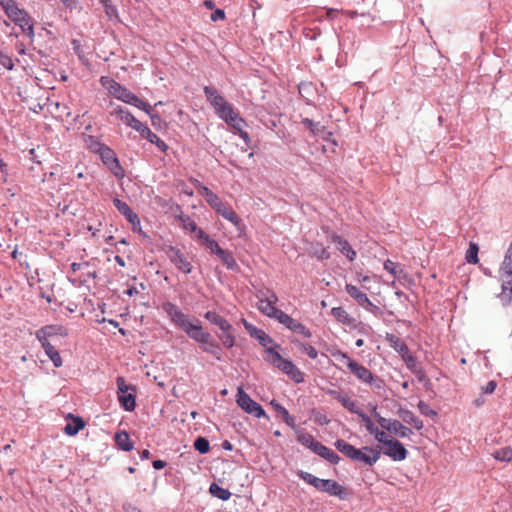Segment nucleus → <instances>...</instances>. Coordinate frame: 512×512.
Returning <instances> with one entry per match:
<instances>
[{
    "label": "nucleus",
    "mask_w": 512,
    "mask_h": 512,
    "mask_svg": "<svg viewBox=\"0 0 512 512\" xmlns=\"http://www.w3.org/2000/svg\"><path fill=\"white\" fill-rule=\"evenodd\" d=\"M162 309L169 316L170 320L181 330H183L192 340L202 345L203 351L213 355L217 360L222 358V347L210 333L203 331L198 319L192 323L176 304L166 301L162 304Z\"/></svg>",
    "instance_id": "obj_1"
},
{
    "label": "nucleus",
    "mask_w": 512,
    "mask_h": 512,
    "mask_svg": "<svg viewBox=\"0 0 512 512\" xmlns=\"http://www.w3.org/2000/svg\"><path fill=\"white\" fill-rule=\"evenodd\" d=\"M334 446L347 458L367 466L374 465L381 456V451L378 448L364 446L358 449L343 439L336 440Z\"/></svg>",
    "instance_id": "obj_2"
},
{
    "label": "nucleus",
    "mask_w": 512,
    "mask_h": 512,
    "mask_svg": "<svg viewBox=\"0 0 512 512\" xmlns=\"http://www.w3.org/2000/svg\"><path fill=\"white\" fill-rule=\"evenodd\" d=\"M206 100L214 108L215 113L225 122L233 120L237 114L233 106L227 102L214 86H204L203 88Z\"/></svg>",
    "instance_id": "obj_3"
},
{
    "label": "nucleus",
    "mask_w": 512,
    "mask_h": 512,
    "mask_svg": "<svg viewBox=\"0 0 512 512\" xmlns=\"http://www.w3.org/2000/svg\"><path fill=\"white\" fill-rule=\"evenodd\" d=\"M206 100L214 108L215 113L225 122L233 120L237 114L233 106L227 102L214 86H204L203 88Z\"/></svg>",
    "instance_id": "obj_4"
},
{
    "label": "nucleus",
    "mask_w": 512,
    "mask_h": 512,
    "mask_svg": "<svg viewBox=\"0 0 512 512\" xmlns=\"http://www.w3.org/2000/svg\"><path fill=\"white\" fill-rule=\"evenodd\" d=\"M269 361L283 373L288 375L295 383L303 382V373L288 359H284L277 350L268 348Z\"/></svg>",
    "instance_id": "obj_5"
},
{
    "label": "nucleus",
    "mask_w": 512,
    "mask_h": 512,
    "mask_svg": "<svg viewBox=\"0 0 512 512\" xmlns=\"http://www.w3.org/2000/svg\"><path fill=\"white\" fill-rule=\"evenodd\" d=\"M7 17L17 26H19L22 32L33 40L34 33V21L33 18L24 9H20L15 4L9 11L5 13Z\"/></svg>",
    "instance_id": "obj_6"
},
{
    "label": "nucleus",
    "mask_w": 512,
    "mask_h": 512,
    "mask_svg": "<svg viewBox=\"0 0 512 512\" xmlns=\"http://www.w3.org/2000/svg\"><path fill=\"white\" fill-rule=\"evenodd\" d=\"M236 403L245 413L250 414L255 418H265L269 420V416L262 406L254 401L250 395L244 392L243 386H238Z\"/></svg>",
    "instance_id": "obj_7"
},
{
    "label": "nucleus",
    "mask_w": 512,
    "mask_h": 512,
    "mask_svg": "<svg viewBox=\"0 0 512 512\" xmlns=\"http://www.w3.org/2000/svg\"><path fill=\"white\" fill-rule=\"evenodd\" d=\"M69 335V330L63 325L50 324L45 325L35 332V337L39 342H52L61 344V339Z\"/></svg>",
    "instance_id": "obj_8"
},
{
    "label": "nucleus",
    "mask_w": 512,
    "mask_h": 512,
    "mask_svg": "<svg viewBox=\"0 0 512 512\" xmlns=\"http://www.w3.org/2000/svg\"><path fill=\"white\" fill-rule=\"evenodd\" d=\"M256 297L258 299V309L267 317L274 318L279 310L276 308L278 296L275 292L268 288H264L257 292Z\"/></svg>",
    "instance_id": "obj_9"
},
{
    "label": "nucleus",
    "mask_w": 512,
    "mask_h": 512,
    "mask_svg": "<svg viewBox=\"0 0 512 512\" xmlns=\"http://www.w3.org/2000/svg\"><path fill=\"white\" fill-rule=\"evenodd\" d=\"M208 204L223 218L231 222L237 229H241L243 225L242 219L227 204H225L218 195L210 197Z\"/></svg>",
    "instance_id": "obj_10"
},
{
    "label": "nucleus",
    "mask_w": 512,
    "mask_h": 512,
    "mask_svg": "<svg viewBox=\"0 0 512 512\" xmlns=\"http://www.w3.org/2000/svg\"><path fill=\"white\" fill-rule=\"evenodd\" d=\"M99 157L102 163L117 179H123L125 177V170L121 166L120 161L113 149H111L109 146H106L99 153Z\"/></svg>",
    "instance_id": "obj_11"
},
{
    "label": "nucleus",
    "mask_w": 512,
    "mask_h": 512,
    "mask_svg": "<svg viewBox=\"0 0 512 512\" xmlns=\"http://www.w3.org/2000/svg\"><path fill=\"white\" fill-rule=\"evenodd\" d=\"M165 254L169 258L170 262L181 272L189 274L192 272L193 266L187 260L185 255L175 246H167L165 248Z\"/></svg>",
    "instance_id": "obj_12"
},
{
    "label": "nucleus",
    "mask_w": 512,
    "mask_h": 512,
    "mask_svg": "<svg viewBox=\"0 0 512 512\" xmlns=\"http://www.w3.org/2000/svg\"><path fill=\"white\" fill-rule=\"evenodd\" d=\"M242 323L247 333L252 338L258 340L261 346L266 347V350L268 348H274L275 350L280 348V345L275 343L274 340L264 330L257 328L244 318H242Z\"/></svg>",
    "instance_id": "obj_13"
},
{
    "label": "nucleus",
    "mask_w": 512,
    "mask_h": 512,
    "mask_svg": "<svg viewBox=\"0 0 512 512\" xmlns=\"http://www.w3.org/2000/svg\"><path fill=\"white\" fill-rule=\"evenodd\" d=\"M206 248L209 249L212 254H215L228 270H239V265L237 264L232 253L221 248L216 240L213 239L211 242H209V245Z\"/></svg>",
    "instance_id": "obj_14"
},
{
    "label": "nucleus",
    "mask_w": 512,
    "mask_h": 512,
    "mask_svg": "<svg viewBox=\"0 0 512 512\" xmlns=\"http://www.w3.org/2000/svg\"><path fill=\"white\" fill-rule=\"evenodd\" d=\"M136 387L118 386L117 398L121 407L126 411H133L136 407Z\"/></svg>",
    "instance_id": "obj_15"
},
{
    "label": "nucleus",
    "mask_w": 512,
    "mask_h": 512,
    "mask_svg": "<svg viewBox=\"0 0 512 512\" xmlns=\"http://www.w3.org/2000/svg\"><path fill=\"white\" fill-rule=\"evenodd\" d=\"M113 204L126 220L132 225V231L135 233H142L140 219L138 215L131 209V207L119 198L113 199Z\"/></svg>",
    "instance_id": "obj_16"
},
{
    "label": "nucleus",
    "mask_w": 512,
    "mask_h": 512,
    "mask_svg": "<svg viewBox=\"0 0 512 512\" xmlns=\"http://www.w3.org/2000/svg\"><path fill=\"white\" fill-rule=\"evenodd\" d=\"M383 454L394 461H403L406 459L408 451L400 441L390 439L387 442L386 449L383 450Z\"/></svg>",
    "instance_id": "obj_17"
},
{
    "label": "nucleus",
    "mask_w": 512,
    "mask_h": 512,
    "mask_svg": "<svg viewBox=\"0 0 512 512\" xmlns=\"http://www.w3.org/2000/svg\"><path fill=\"white\" fill-rule=\"evenodd\" d=\"M501 284V293L498 295L503 306H508L512 302V274H499Z\"/></svg>",
    "instance_id": "obj_18"
},
{
    "label": "nucleus",
    "mask_w": 512,
    "mask_h": 512,
    "mask_svg": "<svg viewBox=\"0 0 512 512\" xmlns=\"http://www.w3.org/2000/svg\"><path fill=\"white\" fill-rule=\"evenodd\" d=\"M111 115H116L122 122L137 132L144 125L141 121L136 119L128 109L122 106H118L114 111L111 112Z\"/></svg>",
    "instance_id": "obj_19"
},
{
    "label": "nucleus",
    "mask_w": 512,
    "mask_h": 512,
    "mask_svg": "<svg viewBox=\"0 0 512 512\" xmlns=\"http://www.w3.org/2000/svg\"><path fill=\"white\" fill-rule=\"evenodd\" d=\"M331 240L336 245V248L344 255L349 261H354L357 254L352 248L350 243L337 233L331 234Z\"/></svg>",
    "instance_id": "obj_20"
},
{
    "label": "nucleus",
    "mask_w": 512,
    "mask_h": 512,
    "mask_svg": "<svg viewBox=\"0 0 512 512\" xmlns=\"http://www.w3.org/2000/svg\"><path fill=\"white\" fill-rule=\"evenodd\" d=\"M347 367L349 371L355 375L359 380L364 382H371L373 380V374L365 366L361 365L357 361L348 358Z\"/></svg>",
    "instance_id": "obj_21"
},
{
    "label": "nucleus",
    "mask_w": 512,
    "mask_h": 512,
    "mask_svg": "<svg viewBox=\"0 0 512 512\" xmlns=\"http://www.w3.org/2000/svg\"><path fill=\"white\" fill-rule=\"evenodd\" d=\"M322 492H325L330 496L338 497L341 500H345L348 495L346 488L332 479L324 480V487Z\"/></svg>",
    "instance_id": "obj_22"
},
{
    "label": "nucleus",
    "mask_w": 512,
    "mask_h": 512,
    "mask_svg": "<svg viewBox=\"0 0 512 512\" xmlns=\"http://www.w3.org/2000/svg\"><path fill=\"white\" fill-rule=\"evenodd\" d=\"M141 137L147 139L150 143L154 144L160 151L166 152L168 150V145L160 139L154 132L150 130L149 127L143 125L141 129L138 131Z\"/></svg>",
    "instance_id": "obj_23"
},
{
    "label": "nucleus",
    "mask_w": 512,
    "mask_h": 512,
    "mask_svg": "<svg viewBox=\"0 0 512 512\" xmlns=\"http://www.w3.org/2000/svg\"><path fill=\"white\" fill-rule=\"evenodd\" d=\"M385 340L401 356L402 359L407 354L410 353V349H409L408 345L398 336H396L392 333H387L385 336Z\"/></svg>",
    "instance_id": "obj_24"
},
{
    "label": "nucleus",
    "mask_w": 512,
    "mask_h": 512,
    "mask_svg": "<svg viewBox=\"0 0 512 512\" xmlns=\"http://www.w3.org/2000/svg\"><path fill=\"white\" fill-rule=\"evenodd\" d=\"M396 414L403 422L413 426L416 430H421L424 426L423 421L410 410L399 407Z\"/></svg>",
    "instance_id": "obj_25"
},
{
    "label": "nucleus",
    "mask_w": 512,
    "mask_h": 512,
    "mask_svg": "<svg viewBox=\"0 0 512 512\" xmlns=\"http://www.w3.org/2000/svg\"><path fill=\"white\" fill-rule=\"evenodd\" d=\"M41 347L44 349L45 354L49 357L55 367L62 366V358L59 354L57 347L59 343L40 342Z\"/></svg>",
    "instance_id": "obj_26"
},
{
    "label": "nucleus",
    "mask_w": 512,
    "mask_h": 512,
    "mask_svg": "<svg viewBox=\"0 0 512 512\" xmlns=\"http://www.w3.org/2000/svg\"><path fill=\"white\" fill-rule=\"evenodd\" d=\"M229 328V330H220L219 333H215L218 339L221 341V345H223V347L226 349L233 348L236 343L235 328L231 323Z\"/></svg>",
    "instance_id": "obj_27"
},
{
    "label": "nucleus",
    "mask_w": 512,
    "mask_h": 512,
    "mask_svg": "<svg viewBox=\"0 0 512 512\" xmlns=\"http://www.w3.org/2000/svg\"><path fill=\"white\" fill-rule=\"evenodd\" d=\"M300 123L315 137L323 135V133H327L328 136H332V132L328 131L320 122H315L310 118H302Z\"/></svg>",
    "instance_id": "obj_28"
},
{
    "label": "nucleus",
    "mask_w": 512,
    "mask_h": 512,
    "mask_svg": "<svg viewBox=\"0 0 512 512\" xmlns=\"http://www.w3.org/2000/svg\"><path fill=\"white\" fill-rule=\"evenodd\" d=\"M345 291L351 298H353L357 302L359 306L364 307L369 304L368 296L362 291H360L355 285L346 284Z\"/></svg>",
    "instance_id": "obj_29"
},
{
    "label": "nucleus",
    "mask_w": 512,
    "mask_h": 512,
    "mask_svg": "<svg viewBox=\"0 0 512 512\" xmlns=\"http://www.w3.org/2000/svg\"><path fill=\"white\" fill-rule=\"evenodd\" d=\"M206 320H208L212 325L217 326L220 330H229L230 322L218 314L214 310H209L204 314Z\"/></svg>",
    "instance_id": "obj_30"
},
{
    "label": "nucleus",
    "mask_w": 512,
    "mask_h": 512,
    "mask_svg": "<svg viewBox=\"0 0 512 512\" xmlns=\"http://www.w3.org/2000/svg\"><path fill=\"white\" fill-rule=\"evenodd\" d=\"M67 419H72V423H68L64 427V432L69 436L76 435L80 430L85 427L84 420L79 416H74L72 413L67 415Z\"/></svg>",
    "instance_id": "obj_31"
},
{
    "label": "nucleus",
    "mask_w": 512,
    "mask_h": 512,
    "mask_svg": "<svg viewBox=\"0 0 512 512\" xmlns=\"http://www.w3.org/2000/svg\"><path fill=\"white\" fill-rule=\"evenodd\" d=\"M331 315L340 323L354 327L356 319L350 316L347 311L342 307H333L331 309Z\"/></svg>",
    "instance_id": "obj_32"
},
{
    "label": "nucleus",
    "mask_w": 512,
    "mask_h": 512,
    "mask_svg": "<svg viewBox=\"0 0 512 512\" xmlns=\"http://www.w3.org/2000/svg\"><path fill=\"white\" fill-rule=\"evenodd\" d=\"M297 475L300 479H302L306 483L312 485L314 488L322 492L325 479H320L314 476L313 474L305 472L303 470L297 471Z\"/></svg>",
    "instance_id": "obj_33"
},
{
    "label": "nucleus",
    "mask_w": 512,
    "mask_h": 512,
    "mask_svg": "<svg viewBox=\"0 0 512 512\" xmlns=\"http://www.w3.org/2000/svg\"><path fill=\"white\" fill-rule=\"evenodd\" d=\"M297 475L300 479H302L306 483L312 485L314 488L322 492L325 479H320L314 476L313 474L305 472L303 470L297 471Z\"/></svg>",
    "instance_id": "obj_34"
},
{
    "label": "nucleus",
    "mask_w": 512,
    "mask_h": 512,
    "mask_svg": "<svg viewBox=\"0 0 512 512\" xmlns=\"http://www.w3.org/2000/svg\"><path fill=\"white\" fill-rule=\"evenodd\" d=\"M115 442L123 451H131L134 443L130 440V436L126 431H120L115 434Z\"/></svg>",
    "instance_id": "obj_35"
},
{
    "label": "nucleus",
    "mask_w": 512,
    "mask_h": 512,
    "mask_svg": "<svg viewBox=\"0 0 512 512\" xmlns=\"http://www.w3.org/2000/svg\"><path fill=\"white\" fill-rule=\"evenodd\" d=\"M124 103L130 104L138 109H141L145 113H149L150 104L140 99L136 94L130 92Z\"/></svg>",
    "instance_id": "obj_36"
},
{
    "label": "nucleus",
    "mask_w": 512,
    "mask_h": 512,
    "mask_svg": "<svg viewBox=\"0 0 512 512\" xmlns=\"http://www.w3.org/2000/svg\"><path fill=\"white\" fill-rule=\"evenodd\" d=\"M390 433L400 437L405 438L413 434L412 430L406 426H404L399 420H395L392 424V428Z\"/></svg>",
    "instance_id": "obj_37"
},
{
    "label": "nucleus",
    "mask_w": 512,
    "mask_h": 512,
    "mask_svg": "<svg viewBox=\"0 0 512 512\" xmlns=\"http://www.w3.org/2000/svg\"><path fill=\"white\" fill-rule=\"evenodd\" d=\"M209 492L211 493L212 496H214L220 500H223V501H227L231 497V493L229 490L220 487L216 483H212L210 485Z\"/></svg>",
    "instance_id": "obj_38"
},
{
    "label": "nucleus",
    "mask_w": 512,
    "mask_h": 512,
    "mask_svg": "<svg viewBox=\"0 0 512 512\" xmlns=\"http://www.w3.org/2000/svg\"><path fill=\"white\" fill-rule=\"evenodd\" d=\"M339 402L352 413L357 414L358 416L363 412L349 396L347 395H338Z\"/></svg>",
    "instance_id": "obj_39"
},
{
    "label": "nucleus",
    "mask_w": 512,
    "mask_h": 512,
    "mask_svg": "<svg viewBox=\"0 0 512 512\" xmlns=\"http://www.w3.org/2000/svg\"><path fill=\"white\" fill-rule=\"evenodd\" d=\"M512 274V242L510 243L502 265L499 270V274Z\"/></svg>",
    "instance_id": "obj_40"
},
{
    "label": "nucleus",
    "mask_w": 512,
    "mask_h": 512,
    "mask_svg": "<svg viewBox=\"0 0 512 512\" xmlns=\"http://www.w3.org/2000/svg\"><path fill=\"white\" fill-rule=\"evenodd\" d=\"M478 251V245L474 242H470L469 248L465 255V259L469 264H477L479 262Z\"/></svg>",
    "instance_id": "obj_41"
},
{
    "label": "nucleus",
    "mask_w": 512,
    "mask_h": 512,
    "mask_svg": "<svg viewBox=\"0 0 512 512\" xmlns=\"http://www.w3.org/2000/svg\"><path fill=\"white\" fill-rule=\"evenodd\" d=\"M86 143L90 151L98 155L107 146L95 136H88Z\"/></svg>",
    "instance_id": "obj_42"
},
{
    "label": "nucleus",
    "mask_w": 512,
    "mask_h": 512,
    "mask_svg": "<svg viewBox=\"0 0 512 512\" xmlns=\"http://www.w3.org/2000/svg\"><path fill=\"white\" fill-rule=\"evenodd\" d=\"M492 455L498 461L512 462V448L511 447H505V448L498 449Z\"/></svg>",
    "instance_id": "obj_43"
},
{
    "label": "nucleus",
    "mask_w": 512,
    "mask_h": 512,
    "mask_svg": "<svg viewBox=\"0 0 512 512\" xmlns=\"http://www.w3.org/2000/svg\"><path fill=\"white\" fill-rule=\"evenodd\" d=\"M130 92V90L118 82L110 94L116 99L125 102Z\"/></svg>",
    "instance_id": "obj_44"
},
{
    "label": "nucleus",
    "mask_w": 512,
    "mask_h": 512,
    "mask_svg": "<svg viewBox=\"0 0 512 512\" xmlns=\"http://www.w3.org/2000/svg\"><path fill=\"white\" fill-rule=\"evenodd\" d=\"M288 329L291 330L292 332L301 334L306 338H310L312 336L311 331L308 328H306L302 323L295 319H293Z\"/></svg>",
    "instance_id": "obj_45"
},
{
    "label": "nucleus",
    "mask_w": 512,
    "mask_h": 512,
    "mask_svg": "<svg viewBox=\"0 0 512 512\" xmlns=\"http://www.w3.org/2000/svg\"><path fill=\"white\" fill-rule=\"evenodd\" d=\"M100 4L103 6L106 15L111 19L113 17L118 16V9L112 3V0H99Z\"/></svg>",
    "instance_id": "obj_46"
},
{
    "label": "nucleus",
    "mask_w": 512,
    "mask_h": 512,
    "mask_svg": "<svg viewBox=\"0 0 512 512\" xmlns=\"http://www.w3.org/2000/svg\"><path fill=\"white\" fill-rule=\"evenodd\" d=\"M313 256H315L320 261L328 260L331 257L330 253L328 252V248L323 247L322 244L318 242L315 244Z\"/></svg>",
    "instance_id": "obj_47"
},
{
    "label": "nucleus",
    "mask_w": 512,
    "mask_h": 512,
    "mask_svg": "<svg viewBox=\"0 0 512 512\" xmlns=\"http://www.w3.org/2000/svg\"><path fill=\"white\" fill-rule=\"evenodd\" d=\"M194 448L201 454H205L210 450L209 441L205 437H198L194 441Z\"/></svg>",
    "instance_id": "obj_48"
},
{
    "label": "nucleus",
    "mask_w": 512,
    "mask_h": 512,
    "mask_svg": "<svg viewBox=\"0 0 512 512\" xmlns=\"http://www.w3.org/2000/svg\"><path fill=\"white\" fill-rule=\"evenodd\" d=\"M407 367L414 373H418L420 372V364L417 360V358L411 354V352L409 354H407L403 359H402Z\"/></svg>",
    "instance_id": "obj_49"
},
{
    "label": "nucleus",
    "mask_w": 512,
    "mask_h": 512,
    "mask_svg": "<svg viewBox=\"0 0 512 512\" xmlns=\"http://www.w3.org/2000/svg\"><path fill=\"white\" fill-rule=\"evenodd\" d=\"M297 441L309 449H311L316 442L315 438L307 432L299 433L297 436Z\"/></svg>",
    "instance_id": "obj_50"
},
{
    "label": "nucleus",
    "mask_w": 512,
    "mask_h": 512,
    "mask_svg": "<svg viewBox=\"0 0 512 512\" xmlns=\"http://www.w3.org/2000/svg\"><path fill=\"white\" fill-rule=\"evenodd\" d=\"M373 414L377 418V421H378L379 425L381 426V428L390 432V430L392 428V424L394 423L395 419H387V418L380 416L376 411V407L373 408Z\"/></svg>",
    "instance_id": "obj_51"
},
{
    "label": "nucleus",
    "mask_w": 512,
    "mask_h": 512,
    "mask_svg": "<svg viewBox=\"0 0 512 512\" xmlns=\"http://www.w3.org/2000/svg\"><path fill=\"white\" fill-rule=\"evenodd\" d=\"M226 123L231 126L235 132L240 131L246 125L245 120L239 115V113L233 116V120H229V122Z\"/></svg>",
    "instance_id": "obj_52"
},
{
    "label": "nucleus",
    "mask_w": 512,
    "mask_h": 512,
    "mask_svg": "<svg viewBox=\"0 0 512 512\" xmlns=\"http://www.w3.org/2000/svg\"><path fill=\"white\" fill-rule=\"evenodd\" d=\"M0 65L9 71L13 70L15 66L12 57L3 51H0Z\"/></svg>",
    "instance_id": "obj_53"
},
{
    "label": "nucleus",
    "mask_w": 512,
    "mask_h": 512,
    "mask_svg": "<svg viewBox=\"0 0 512 512\" xmlns=\"http://www.w3.org/2000/svg\"><path fill=\"white\" fill-rule=\"evenodd\" d=\"M298 347L301 352L307 354L311 359H316L318 356L317 350L308 343H298Z\"/></svg>",
    "instance_id": "obj_54"
},
{
    "label": "nucleus",
    "mask_w": 512,
    "mask_h": 512,
    "mask_svg": "<svg viewBox=\"0 0 512 512\" xmlns=\"http://www.w3.org/2000/svg\"><path fill=\"white\" fill-rule=\"evenodd\" d=\"M148 111H149V113H146V114L150 117L152 126L155 127L156 129H160L161 125L163 123V120H162L160 114L158 112L154 111L151 106Z\"/></svg>",
    "instance_id": "obj_55"
},
{
    "label": "nucleus",
    "mask_w": 512,
    "mask_h": 512,
    "mask_svg": "<svg viewBox=\"0 0 512 512\" xmlns=\"http://www.w3.org/2000/svg\"><path fill=\"white\" fill-rule=\"evenodd\" d=\"M195 234V238L201 242L202 245L207 247L209 245V242H211L213 239L210 238V236L203 231L201 228H197L196 231L193 232Z\"/></svg>",
    "instance_id": "obj_56"
},
{
    "label": "nucleus",
    "mask_w": 512,
    "mask_h": 512,
    "mask_svg": "<svg viewBox=\"0 0 512 512\" xmlns=\"http://www.w3.org/2000/svg\"><path fill=\"white\" fill-rule=\"evenodd\" d=\"M273 319L278 320V322L285 325L287 329L289 328L290 324L293 321V318L291 316H289L280 309L278 310Z\"/></svg>",
    "instance_id": "obj_57"
},
{
    "label": "nucleus",
    "mask_w": 512,
    "mask_h": 512,
    "mask_svg": "<svg viewBox=\"0 0 512 512\" xmlns=\"http://www.w3.org/2000/svg\"><path fill=\"white\" fill-rule=\"evenodd\" d=\"M359 417L362 419V421L364 422L365 424V427L367 429V431L370 433V434H374L378 428L374 425L373 421L371 420V418L365 414L364 412H362Z\"/></svg>",
    "instance_id": "obj_58"
},
{
    "label": "nucleus",
    "mask_w": 512,
    "mask_h": 512,
    "mask_svg": "<svg viewBox=\"0 0 512 512\" xmlns=\"http://www.w3.org/2000/svg\"><path fill=\"white\" fill-rule=\"evenodd\" d=\"M322 458L330 462L331 464H338L340 462V457L337 453L327 447L326 451L323 453Z\"/></svg>",
    "instance_id": "obj_59"
},
{
    "label": "nucleus",
    "mask_w": 512,
    "mask_h": 512,
    "mask_svg": "<svg viewBox=\"0 0 512 512\" xmlns=\"http://www.w3.org/2000/svg\"><path fill=\"white\" fill-rule=\"evenodd\" d=\"M398 268V263L396 262H393L391 261L390 259L386 260L384 262V269L389 272L390 274H392L393 276H398L399 273L402 272V269H400L399 271L397 270Z\"/></svg>",
    "instance_id": "obj_60"
},
{
    "label": "nucleus",
    "mask_w": 512,
    "mask_h": 512,
    "mask_svg": "<svg viewBox=\"0 0 512 512\" xmlns=\"http://www.w3.org/2000/svg\"><path fill=\"white\" fill-rule=\"evenodd\" d=\"M118 82L115 81L114 79L108 77V76H102L100 78V84L108 90L109 93L112 92L114 86H116Z\"/></svg>",
    "instance_id": "obj_61"
},
{
    "label": "nucleus",
    "mask_w": 512,
    "mask_h": 512,
    "mask_svg": "<svg viewBox=\"0 0 512 512\" xmlns=\"http://www.w3.org/2000/svg\"><path fill=\"white\" fill-rule=\"evenodd\" d=\"M418 408H419V410H420L421 414H423V415H425V416H430V417H432V416H436V412H435L433 409H431V408L429 407V405H428V404H426V403H425V402H423V401H419V403H418Z\"/></svg>",
    "instance_id": "obj_62"
},
{
    "label": "nucleus",
    "mask_w": 512,
    "mask_h": 512,
    "mask_svg": "<svg viewBox=\"0 0 512 512\" xmlns=\"http://www.w3.org/2000/svg\"><path fill=\"white\" fill-rule=\"evenodd\" d=\"M373 436L375 437V439L379 442V443H382L384 444L385 446L387 445V442L391 439L389 438V436L383 431V430H380L378 429L374 434Z\"/></svg>",
    "instance_id": "obj_63"
},
{
    "label": "nucleus",
    "mask_w": 512,
    "mask_h": 512,
    "mask_svg": "<svg viewBox=\"0 0 512 512\" xmlns=\"http://www.w3.org/2000/svg\"><path fill=\"white\" fill-rule=\"evenodd\" d=\"M270 405L274 408V410L277 412V414L283 418L285 416L286 413H289L288 410L283 407L282 405H280L279 403H277L275 400H272L270 402Z\"/></svg>",
    "instance_id": "obj_64"
}]
</instances>
